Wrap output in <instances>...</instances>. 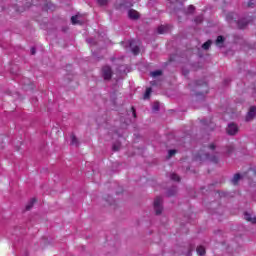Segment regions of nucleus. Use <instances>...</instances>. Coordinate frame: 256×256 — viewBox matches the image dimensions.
Returning <instances> with one entry per match:
<instances>
[{
	"mask_svg": "<svg viewBox=\"0 0 256 256\" xmlns=\"http://www.w3.org/2000/svg\"><path fill=\"white\" fill-rule=\"evenodd\" d=\"M248 175L251 179L250 185L251 187H256V169H249L248 170Z\"/></svg>",
	"mask_w": 256,
	"mask_h": 256,
	"instance_id": "7",
	"label": "nucleus"
},
{
	"mask_svg": "<svg viewBox=\"0 0 256 256\" xmlns=\"http://www.w3.org/2000/svg\"><path fill=\"white\" fill-rule=\"evenodd\" d=\"M176 153H177V150H175V149L169 150V151H168V157L171 158V157H173V155H175Z\"/></svg>",
	"mask_w": 256,
	"mask_h": 256,
	"instance_id": "25",
	"label": "nucleus"
},
{
	"mask_svg": "<svg viewBox=\"0 0 256 256\" xmlns=\"http://www.w3.org/2000/svg\"><path fill=\"white\" fill-rule=\"evenodd\" d=\"M176 193H177V188H172V189L168 190L167 196L173 197V195H175Z\"/></svg>",
	"mask_w": 256,
	"mask_h": 256,
	"instance_id": "19",
	"label": "nucleus"
},
{
	"mask_svg": "<svg viewBox=\"0 0 256 256\" xmlns=\"http://www.w3.org/2000/svg\"><path fill=\"white\" fill-rule=\"evenodd\" d=\"M208 148L211 150V151H215V144H210L208 146Z\"/></svg>",
	"mask_w": 256,
	"mask_h": 256,
	"instance_id": "30",
	"label": "nucleus"
},
{
	"mask_svg": "<svg viewBox=\"0 0 256 256\" xmlns=\"http://www.w3.org/2000/svg\"><path fill=\"white\" fill-rule=\"evenodd\" d=\"M161 75H163V71H161V70H155V71L151 72V77H159Z\"/></svg>",
	"mask_w": 256,
	"mask_h": 256,
	"instance_id": "18",
	"label": "nucleus"
},
{
	"mask_svg": "<svg viewBox=\"0 0 256 256\" xmlns=\"http://www.w3.org/2000/svg\"><path fill=\"white\" fill-rule=\"evenodd\" d=\"M255 115H256V107L251 106L246 115V121H253V119L255 118Z\"/></svg>",
	"mask_w": 256,
	"mask_h": 256,
	"instance_id": "8",
	"label": "nucleus"
},
{
	"mask_svg": "<svg viewBox=\"0 0 256 256\" xmlns=\"http://www.w3.org/2000/svg\"><path fill=\"white\" fill-rule=\"evenodd\" d=\"M196 252H197V254L200 255V256L205 255V253H206L205 247H203V246H198L197 249H196Z\"/></svg>",
	"mask_w": 256,
	"mask_h": 256,
	"instance_id": "16",
	"label": "nucleus"
},
{
	"mask_svg": "<svg viewBox=\"0 0 256 256\" xmlns=\"http://www.w3.org/2000/svg\"><path fill=\"white\" fill-rule=\"evenodd\" d=\"M120 146L119 145H113V151H119Z\"/></svg>",
	"mask_w": 256,
	"mask_h": 256,
	"instance_id": "31",
	"label": "nucleus"
},
{
	"mask_svg": "<svg viewBox=\"0 0 256 256\" xmlns=\"http://www.w3.org/2000/svg\"><path fill=\"white\" fill-rule=\"evenodd\" d=\"M215 43L218 47H221V45L225 43V38L223 36H218Z\"/></svg>",
	"mask_w": 256,
	"mask_h": 256,
	"instance_id": "14",
	"label": "nucleus"
},
{
	"mask_svg": "<svg viewBox=\"0 0 256 256\" xmlns=\"http://www.w3.org/2000/svg\"><path fill=\"white\" fill-rule=\"evenodd\" d=\"M139 46H134L132 47V53L133 55H138L139 54Z\"/></svg>",
	"mask_w": 256,
	"mask_h": 256,
	"instance_id": "24",
	"label": "nucleus"
},
{
	"mask_svg": "<svg viewBox=\"0 0 256 256\" xmlns=\"http://www.w3.org/2000/svg\"><path fill=\"white\" fill-rule=\"evenodd\" d=\"M227 153H228V155L233 153V147L229 146L227 149Z\"/></svg>",
	"mask_w": 256,
	"mask_h": 256,
	"instance_id": "32",
	"label": "nucleus"
},
{
	"mask_svg": "<svg viewBox=\"0 0 256 256\" xmlns=\"http://www.w3.org/2000/svg\"><path fill=\"white\" fill-rule=\"evenodd\" d=\"M226 21H228V23L234 21L235 23H237L239 29H245L249 25V21H247V19H241L237 21V17H235V13L233 12H229L226 15Z\"/></svg>",
	"mask_w": 256,
	"mask_h": 256,
	"instance_id": "2",
	"label": "nucleus"
},
{
	"mask_svg": "<svg viewBox=\"0 0 256 256\" xmlns=\"http://www.w3.org/2000/svg\"><path fill=\"white\" fill-rule=\"evenodd\" d=\"M187 13H188V14H193V13H195V6L190 5V6L188 7V9H187Z\"/></svg>",
	"mask_w": 256,
	"mask_h": 256,
	"instance_id": "23",
	"label": "nucleus"
},
{
	"mask_svg": "<svg viewBox=\"0 0 256 256\" xmlns=\"http://www.w3.org/2000/svg\"><path fill=\"white\" fill-rule=\"evenodd\" d=\"M248 7H253V2H248Z\"/></svg>",
	"mask_w": 256,
	"mask_h": 256,
	"instance_id": "35",
	"label": "nucleus"
},
{
	"mask_svg": "<svg viewBox=\"0 0 256 256\" xmlns=\"http://www.w3.org/2000/svg\"><path fill=\"white\" fill-rule=\"evenodd\" d=\"M244 219L246 221H249L250 223L256 224V217H254V218L251 217V214H249L247 212L244 213Z\"/></svg>",
	"mask_w": 256,
	"mask_h": 256,
	"instance_id": "11",
	"label": "nucleus"
},
{
	"mask_svg": "<svg viewBox=\"0 0 256 256\" xmlns=\"http://www.w3.org/2000/svg\"><path fill=\"white\" fill-rule=\"evenodd\" d=\"M195 23H203V16H199L195 19Z\"/></svg>",
	"mask_w": 256,
	"mask_h": 256,
	"instance_id": "28",
	"label": "nucleus"
},
{
	"mask_svg": "<svg viewBox=\"0 0 256 256\" xmlns=\"http://www.w3.org/2000/svg\"><path fill=\"white\" fill-rule=\"evenodd\" d=\"M71 22H72V25H77V16H72L71 17Z\"/></svg>",
	"mask_w": 256,
	"mask_h": 256,
	"instance_id": "26",
	"label": "nucleus"
},
{
	"mask_svg": "<svg viewBox=\"0 0 256 256\" xmlns=\"http://www.w3.org/2000/svg\"><path fill=\"white\" fill-rule=\"evenodd\" d=\"M231 181L233 185H239V181H241V174L236 173Z\"/></svg>",
	"mask_w": 256,
	"mask_h": 256,
	"instance_id": "12",
	"label": "nucleus"
},
{
	"mask_svg": "<svg viewBox=\"0 0 256 256\" xmlns=\"http://www.w3.org/2000/svg\"><path fill=\"white\" fill-rule=\"evenodd\" d=\"M35 53H36L35 48H31V55H35Z\"/></svg>",
	"mask_w": 256,
	"mask_h": 256,
	"instance_id": "33",
	"label": "nucleus"
},
{
	"mask_svg": "<svg viewBox=\"0 0 256 256\" xmlns=\"http://www.w3.org/2000/svg\"><path fill=\"white\" fill-rule=\"evenodd\" d=\"M71 145H74L75 147H79V140L75 135H71Z\"/></svg>",
	"mask_w": 256,
	"mask_h": 256,
	"instance_id": "15",
	"label": "nucleus"
},
{
	"mask_svg": "<svg viewBox=\"0 0 256 256\" xmlns=\"http://www.w3.org/2000/svg\"><path fill=\"white\" fill-rule=\"evenodd\" d=\"M102 77L104 81H111V78L113 77V70L110 66L102 67Z\"/></svg>",
	"mask_w": 256,
	"mask_h": 256,
	"instance_id": "4",
	"label": "nucleus"
},
{
	"mask_svg": "<svg viewBox=\"0 0 256 256\" xmlns=\"http://www.w3.org/2000/svg\"><path fill=\"white\" fill-rule=\"evenodd\" d=\"M128 17L130 19H139V12H137L136 10L131 9V10L128 11Z\"/></svg>",
	"mask_w": 256,
	"mask_h": 256,
	"instance_id": "10",
	"label": "nucleus"
},
{
	"mask_svg": "<svg viewBox=\"0 0 256 256\" xmlns=\"http://www.w3.org/2000/svg\"><path fill=\"white\" fill-rule=\"evenodd\" d=\"M130 47H133V41L130 42Z\"/></svg>",
	"mask_w": 256,
	"mask_h": 256,
	"instance_id": "38",
	"label": "nucleus"
},
{
	"mask_svg": "<svg viewBox=\"0 0 256 256\" xmlns=\"http://www.w3.org/2000/svg\"><path fill=\"white\" fill-rule=\"evenodd\" d=\"M212 43H213V42H212L211 40L206 41V42L202 45V49H204V51L209 50V48L211 47V44H212Z\"/></svg>",
	"mask_w": 256,
	"mask_h": 256,
	"instance_id": "17",
	"label": "nucleus"
},
{
	"mask_svg": "<svg viewBox=\"0 0 256 256\" xmlns=\"http://www.w3.org/2000/svg\"><path fill=\"white\" fill-rule=\"evenodd\" d=\"M192 252H193V248L189 249L187 256H191Z\"/></svg>",
	"mask_w": 256,
	"mask_h": 256,
	"instance_id": "34",
	"label": "nucleus"
},
{
	"mask_svg": "<svg viewBox=\"0 0 256 256\" xmlns=\"http://www.w3.org/2000/svg\"><path fill=\"white\" fill-rule=\"evenodd\" d=\"M153 90L151 89V88H147L146 89V92H145V94H144V99H149V97H151V92H152Z\"/></svg>",
	"mask_w": 256,
	"mask_h": 256,
	"instance_id": "20",
	"label": "nucleus"
},
{
	"mask_svg": "<svg viewBox=\"0 0 256 256\" xmlns=\"http://www.w3.org/2000/svg\"><path fill=\"white\" fill-rule=\"evenodd\" d=\"M131 111H132L133 117L136 118L137 117V112L135 111V107L132 106Z\"/></svg>",
	"mask_w": 256,
	"mask_h": 256,
	"instance_id": "29",
	"label": "nucleus"
},
{
	"mask_svg": "<svg viewBox=\"0 0 256 256\" xmlns=\"http://www.w3.org/2000/svg\"><path fill=\"white\" fill-rule=\"evenodd\" d=\"M163 198L160 196L156 197L154 200V210L156 215H161L163 213Z\"/></svg>",
	"mask_w": 256,
	"mask_h": 256,
	"instance_id": "3",
	"label": "nucleus"
},
{
	"mask_svg": "<svg viewBox=\"0 0 256 256\" xmlns=\"http://www.w3.org/2000/svg\"><path fill=\"white\" fill-rule=\"evenodd\" d=\"M226 133L229 135H237L239 133V126L235 123L228 124L226 128Z\"/></svg>",
	"mask_w": 256,
	"mask_h": 256,
	"instance_id": "6",
	"label": "nucleus"
},
{
	"mask_svg": "<svg viewBox=\"0 0 256 256\" xmlns=\"http://www.w3.org/2000/svg\"><path fill=\"white\" fill-rule=\"evenodd\" d=\"M97 3L100 5V7H105V5L109 3V0H97Z\"/></svg>",
	"mask_w": 256,
	"mask_h": 256,
	"instance_id": "21",
	"label": "nucleus"
},
{
	"mask_svg": "<svg viewBox=\"0 0 256 256\" xmlns=\"http://www.w3.org/2000/svg\"><path fill=\"white\" fill-rule=\"evenodd\" d=\"M196 159H199L200 161H203L204 159H208L209 161H211V163H219V157H217V156L211 157L209 154L199 153L198 157H196Z\"/></svg>",
	"mask_w": 256,
	"mask_h": 256,
	"instance_id": "5",
	"label": "nucleus"
},
{
	"mask_svg": "<svg viewBox=\"0 0 256 256\" xmlns=\"http://www.w3.org/2000/svg\"><path fill=\"white\" fill-rule=\"evenodd\" d=\"M52 5H53V4H51V3H50V4H47L48 9H52Z\"/></svg>",
	"mask_w": 256,
	"mask_h": 256,
	"instance_id": "36",
	"label": "nucleus"
},
{
	"mask_svg": "<svg viewBox=\"0 0 256 256\" xmlns=\"http://www.w3.org/2000/svg\"><path fill=\"white\" fill-rule=\"evenodd\" d=\"M153 111H159V102H155L153 105Z\"/></svg>",
	"mask_w": 256,
	"mask_h": 256,
	"instance_id": "27",
	"label": "nucleus"
},
{
	"mask_svg": "<svg viewBox=\"0 0 256 256\" xmlns=\"http://www.w3.org/2000/svg\"><path fill=\"white\" fill-rule=\"evenodd\" d=\"M188 87L191 89V91H194V95L196 97H204V95L209 93V85L203 80L191 82Z\"/></svg>",
	"mask_w": 256,
	"mask_h": 256,
	"instance_id": "1",
	"label": "nucleus"
},
{
	"mask_svg": "<svg viewBox=\"0 0 256 256\" xmlns=\"http://www.w3.org/2000/svg\"><path fill=\"white\" fill-rule=\"evenodd\" d=\"M170 178L172 179V181H181V178L179 177V175L172 173Z\"/></svg>",
	"mask_w": 256,
	"mask_h": 256,
	"instance_id": "22",
	"label": "nucleus"
},
{
	"mask_svg": "<svg viewBox=\"0 0 256 256\" xmlns=\"http://www.w3.org/2000/svg\"><path fill=\"white\" fill-rule=\"evenodd\" d=\"M210 125H211V127H215V125L213 124V122H210Z\"/></svg>",
	"mask_w": 256,
	"mask_h": 256,
	"instance_id": "37",
	"label": "nucleus"
},
{
	"mask_svg": "<svg viewBox=\"0 0 256 256\" xmlns=\"http://www.w3.org/2000/svg\"><path fill=\"white\" fill-rule=\"evenodd\" d=\"M37 203V199L32 198L29 202L28 205H26V211H31L33 209V206Z\"/></svg>",
	"mask_w": 256,
	"mask_h": 256,
	"instance_id": "13",
	"label": "nucleus"
},
{
	"mask_svg": "<svg viewBox=\"0 0 256 256\" xmlns=\"http://www.w3.org/2000/svg\"><path fill=\"white\" fill-rule=\"evenodd\" d=\"M171 30V26L170 25H161L157 28V33L159 35H163L165 33H169V31Z\"/></svg>",
	"mask_w": 256,
	"mask_h": 256,
	"instance_id": "9",
	"label": "nucleus"
}]
</instances>
